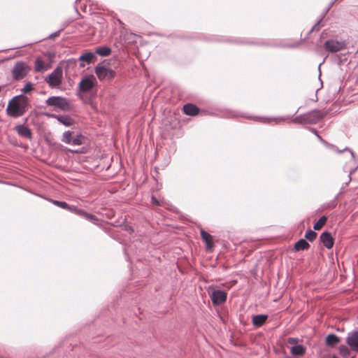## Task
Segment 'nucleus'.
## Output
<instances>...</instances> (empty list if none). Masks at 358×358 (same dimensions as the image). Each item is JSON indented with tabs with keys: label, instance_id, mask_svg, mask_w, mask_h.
Listing matches in <instances>:
<instances>
[{
	"label": "nucleus",
	"instance_id": "35",
	"mask_svg": "<svg viewBox=\"0 0 358 358\" xmlns=\"http://www.w3.org/2000/svg\"><path fill=\"white\" fill-rule=\"evenodd\" d=\"M310 131L315 136L318 134L317 131L315 128H310Z\"/></svg>",
	"mask_w": 358,
	"mask_h": 358
},
{
	"label": "nucleus",
	"instance_id": "11",
	"mask_svg": "<svg viewBox=\"0 0 358 358\" xmlns=\"http://www.w3.org/2000/svg\"><path fill=\"white\" fill-rule=\"evenodd\" d=\"M94 80L93 76H87L82 79L79 84L80 90L83 92L90 91L94 87Z\"/></svg>",
	"mask_w": 358,
	"mask_h": 358
},
{
	"label": "nucleus",
	"instance_id": "36",
	"mask_svg": "<svg viewBox=\"0 0 358 358\" xmlns=\"http://www.w3.org/2000/svg\"><path fill=\"white\" fill-rule=\"evenodd\" d=\"M356 169H353L352 170L350 171V175L352 174L355 171Z\"/></svg>",
	"mask_w": 358,
	"mask_h": 358
},
{
	"label": "nucleus",
	"instance_id": "15",
	"mask_svg": "<svg viewBox=\"0 0 358 358\" xmlns=\"http://www.w3.org/2000/svg\"><path fill=\"white\" fill-rule=\"evenodd\" d=\"M49 201L57 207L65 209L71 213L76 214L78 208L76 206H70L65 201H61L54 199H49Z\"/></svg>",
	"mask_w": 358,
	"mask_h": 358
},
{
	"label": "nucleus",
	"instance_id": "21",
	"mask_svg": "<svg viewBox=\"0 0 358 358\" xmlns=\"http://www.w3.org/2000/svg\"><path fill=\"white\" fill-rule=\"evenodd\" d=\"M49 69V66L45 65L43 59L40 57L36 59L34 62V71L43 72Z\"/></svg>",
	"mask_w": 358,
	"mask_h": 358
},
{
	"label": "nucleus",
	"instance_id": "32",
	"mask_svg": "<svg viewBox=\"0 0 358 358\" xmlns=\"http://www.w3.org/2000/svg\"><path fill=\"white\" fill-rule=\"evenodd\" d=\"M83 136L82 134H78L76 138H73L71 144L73 145H80L83 144Z\"/></svg>",
	"mask_w": 358,
	"mask_h": 358
},
{
	"label": "nucleus",
	"instance_id": "25",
	"mask_svg": "<svg viewBox=\"0 0 358 358\" xmlns=\"http://www.w3.org/2000/svg\"><path fill=\"white\" fill-rule=\"evenodd\" d=\"M327 220V217L324 215L320 217V219L314 224L313 229L314 230H320L323 226L326 224Z\"/></svg>",
	"mask_w": 358,
	"mask_h": 358
},
{
	"label": "nucleus",
	"instance_id": "26",
	"mask_svg": "<svg viewBox=\"0 0 358 358\" xmlns=\"http://www.w3.org/2000/svg\"><path fill=\"white\" fill-rule=\"evenodd\" d=\"M110 48L106 46L99 47L96 50V53L103 57L108 56L110 54Z\"/></svg>",
	"mask_w": 358,
	"mask_h": 358
},
{
	"label": "nucleus",
	"instance_id": "24",
	"mask_svg": "<svg viewBox=\"0 0 358 358\" xmlns=\"http://www.w3.org/2000/svg\"><path fill=\"white\" fill-rule=\"evenodd\" d=\"M340 342V338L335 334H329L326 338V343L329 346H334Z\"/></svg>",
	"mask_w": 358,
	"mask_h": 358
},
{
	"label": "nucleus",
	"instance_id": "1",
	"mask_svg": "<svg viewBox=\"0 0 358 358\" xmlns=\"http://www.w3.org/2000/svg\"><path fill=\"white\" fill-rule=\"evenodd\" d=\"M328 113L329 110L325 108L322 110L315 109L296 116L294 118V122L302 124H314L322 120Z\"/></svg>",
	"mask_w": 358,
	"mask_h": 358
},
{
	"label": "nucleus",
	"instance_id": "8",
	"mask_svg": "<svg viewBox=\"0 0 358 358\" xmlns=\"http://www.w3.org/2000/svg\"><path fill=\"white\" fill-rule=\"evenodd\" d=\"M325 49L330 52H336L343 49L345 45L343 42L335 40H327L324 45Z\"/></svg>",
	"mask_w": 358,
	"mask_h": 358
},
{
	"label": "nucleus",
	"instance_id": "22",
	"mask_svg": "<svg viewBox=\"0 0 358 358\" xmlns=\"http://www.w3.org/2000/svg\"><path fill=\"white\" fill-rule=\"evenodd\" d=\"M310 248V244L307 242L306 239L301 238L299 239L294 246V248L296 251L300 250H308Z\"/></svg>",
	"mask_w": 358,
	"mask_h": 358
},
{
	"label": "nucleus",
	"instance_id": "29",
	"mask_svg": "<svg viewBox=\"0 0 358 358\" xmlns=\"http://www.w3.org/2000/svg\"><path fill=\"white\" fill-rule=\"evenodd\" d=\"M72 138V131H66L62 135V141L66 144H71Z\"/></svg>",
	"mask_w": 358,
	"mask_h": 358
},
{
	"label": "nucleus",
	"instance_id": "16",
	"mask_svg": "<svg viewBox=\"0 0 358 358\" xmlns=\"http://www.w3.org/2000/svg\"><path fill=\"white\" fill-rule=\"evenodd\" d=\"M76 215L85 218L87 220L94 223V224H98L99 219L94 215L88 213L83 209L78 208Z\"/></svg>",
	"mask_w": 358,
	"mask_h": 358
},
{
	"label": "nucleus",
	"instance_id": "13",
	"mask_svg": "<svg viewBox=\"0 0 358 358\" xmlns=\"http://www.w3.org/2000/svg\"><path fill=\"white\" fill-rule=\"evenodd\" d=\"M182 112L186 115L196 116L199 113L200 109L196 105L188 103L183 106Z\"/></svg>",
	"mask_w": 358,
	"mask_h": 358
},
{
	"label": "nucleus",
	"instance_id": "33",
	"mask_svg": "<svg viewBox=\"0 0 358 358\" xmlns=\"http://www.w3.org/2000/svg\"><path fill=\"white\" fill-rule=\"evenodd\" d=\"M32 89H33V87H32L31 83H28L22 89V92L23 93H27V92H30L31 90H32Z\"/></svg>",
	"mask_w": 358,
	"mask_h": 358
},
{
	"label": "nucleus",
	"instance_id": "20",
	"mask_svg": "<svg viewBox=\"0 0 358 358\" xmlns=\"http://www.w3.org/2000/svg\"><path fill=\"white\" fill-rule=\"evenodd\" d=\"M268 318L266 315H257L252 317V324L256 327L263 326Z\"/></svg>",
	"mask_w": 358,
	"mask_h": 358
},
{
	"label": "nucleus",
	"instance_id": "27",
	"mask_svg": "<svg viewBox=\"0 0 358 358\" xmlns=\"http://www.w3.org/2000/svg\"><path fill=\"white\" fill-rule=\"evenodd\" d=\"M243 117H244L247 119L253 120L255 121H257V122H263V123H268L272 120L271 118H267V117H264L250 116V115H243Z\"/></svg>",
	"mask_w": 358,
	"mask_h": 358
},
{
	"label": "nucleus",
	"instance_id": "18",
	"mask_svg": "<svg viewBox=\"0 0 358 358\" xmlns=\"http://www.w3.org/2000/svg\"><path fill=\"white\" fill-rule=\"evenodd\" d=\"M200 234H201V238L203 239V241L205 242V243L206 245L207 250H210V249L213 248V247L214 246L213 241V236L210 234L206 232L205 230H203V229H201Z\"/></svg>",
	"mask_w": 358,
	"mask_h": 358
},
{
	"label": "nucleus",
	"instance_id": "12",
	"mask_svg": "<svg viewBox=\"0 0 358 358\" xmlns=\"http://www.w3.org/2000/svg\"><path fill=\"white\" fill-rule=\"evenodd\" d=\"M317 138H318V140L324 145H325L327 148H329V149H331L333 150H334L335 152H336L337 153H342L344 151H349L351 154V156H352V158H354L355 156H354V152L352 150H351L350 148H348V147H345V148H343V150H338L336 146H335L334 145H332V144H330L328 142H327L325 140H324L321 136H320L318 134L316 135Z\"/></svg>",
	"mask_w": 358,
	"mask_h": 358
},
{
	"label": "nucleus",
	"instance_id": "38",
	"mask_svg": "<svg viewBox=\"0 0 358 358\" xmlns=\"http://www.w3.org/2000/svg\"><path fill=\"white\" fill-rule=\"evenodd\" d=\"M332 358H338V357H336V356H333V357H332Z\"/></svg>",
	"mask_w": 358,
	"mask_h": 358
},
{
	"label": "nucleus",
	"instance_id": "5",
	"mask_svg": "<svg viewBox=\"0 0 358 358\" xmlns=\"http://www.w3.org/2000/svg\"><path fill=\"white\" fill-rule=\"evenodd\" d=\"M63 71L62 67L57 66L54 71L48 75L45 78V82L51 88L59 87L62 82Z\"/></svg>",
	"mask_w": 358,
	"mask_h": 358
},
{
	"label": "nucleus",
	"instance_id": "3",
	"mask_svg": "<svg viewBox=\"0 0 358 358\" xmlns=\"http://www.w3.org/2000/svg\"><path fill=\"white\" fill-rule=\"evenodd\" d=\"M45 103L49 106H54L64 111H68L71 108L69 100L62 96H50L45 101Z\"/></svg>",
	"mask_w": 358,
	"mask_h": 358
},
{
	"label": "nucleus",
	"instance_id": "19",
	"mask_svg": "<svg viewBox=\"0 0 358 358\" xmlns=\"http://www.w3.org/2000/svg\"><path fill=\"white\" fill-rule=\"evenodd\" d=\"M95 58V55L92 52H85L81 55L79 57V61L80 62V67L85 66V63L90 64H91L94 59Z\"/></svg>",
	"mask_w": 358,
	"mask_h": 358
},
{
	"label": "nucleus",
	"instance_id": "37",
	"mask_svg": "<svg viewBox=\"0 0 358 358\" xmlns=\"http://www.w3.org/2000/svg\"><path fill=\"white\" fill-rule=\"evenodd\" d=\"M246 43L251 44V45L257 44L256 43H253V42H247Z\"/></svg>",
	"mask_w": 358,
	"mask_h": 358
},
{
	"label": "nucleus",
	"instance_id": "39",
	"mask_svg": "<svg viewBox=\"0 0 358 358\" xmlns=\"http://www.w3.org/2000/svg\"><path fill=\"white\" fill-rule=\"evenodd\" d=\"M357 52H358V48H357Z\"/></svg>",
	"mask_w": 358,
	"mask_h": 358
},
{
	"label": "nucleus",
	"instance_id": "23",
	"mask_svg": "<svg viewBox=\"0 0 358 358\" xmlns=\"http://www.w3.org/2000/svg\"><path fill=\"white\" fill-rule=\"evenodd\" d=\"M290 352L294 356H301L306 352V348L302 345H295L291 348Z\"/></svg>",
	"mask_w": 358,
	"mask_h": 358
},
{
	"label": "nucleus",
	"instance_id": "30",
	"mask_svg": "<svg viewBox=\"0 0 358 358\" xmlns=\"http://www.w3.org/2000/svg\"><path fill=\"white\" fill-rule=\"evenodd\" d=\"M340 355L343 358H348L350 356V352L348 347L345 345H341L338 348Z\"/></svg>",
	"mask_w": 358,
	"mask_h": 358
},
{
	"label": "nucleus",
	"instance_id": "31",
	"mask_svg": "<svg viewBox=\"0 0 358 358\" xmlns=\"http://www.w3.org/2000/svg\"><path fill=\"white\" fill-rule=\"evenodd\" d=\"M151 203L157 206H164L166 202L164 199H157L154 195H152Z\"/></svg>",
	"mask_w": 358,
	"mask_h": 358
},
{
	"label": "nucleus",
	"instance_id": "17",
	"mask_svg": "<svg viewBox=\"0 0 358 358\" xmlns=\"http://www.w3.org/2000/svg\"><path fill=\"white\" fill-rule=\"evenodd\" d=\"M50 116L55 117V119L57 120V121L59 123H61L66 127H70V126L73 125L75 122L74 120L72 117H71L69 115H51Z\"/></svg>",
	"mask_w": 358,
	"mask_h": 358
},
{
	"label": "nucleus",
	"instance_id": "6",
	"mask_svg": "<svg viewBox=\"0 0 358 358\" xmlns=\"http://www.w3.org/2000/svg\"><path fill=\"white\" fill-rule=\"evenodd\" d=\"M95 73L101 81L111 80L115 76V71L106 66H97Z\"/></svg>",
	"mask_w": 358,
	"mask_h": 358
},
{
	"label": "nucleus",
	"instance_id": "14",
	"mask_svg": "<svg viewBox=\"0 0 358 358\" xmlns=\"http://www.w3.org/2000/svg\"><path fill=\"white\" fill-rule=\"evenodd\" d=\"M15 129L20 136L26 138L29 140L31 139L32 134L31 129L24 124L16 125Z\"/></svg>",
	"mask_w": 358,
	"mask_h": 358
},
{
	"label": "nucleus",
	"instance_id": "10",
	"mask_svg": "<svg viewBox=\"0 0 358 358\" xmlns=\"http://www.w3.org/2000/svg\"><path fill=\"white\" fill-rule=\"evenodd\" d=\"M320 241L327 249L332 248L334 244V239L329 231H324L322 233L320 236Z\"/></svg>",
	"mask_w": 358,
	"mask_h": 358
},
{
	"label": "nucleus",
	"instance_id": "4",
	"mask_svg": "<svg viewBox=\"0 0 358 358\" xmlns=\"http://www.w3.org/2000/svg\"><path fill=\"white\" fill-rule=\"evenodd\" d=\"M30 67L24 62H17L15 64L12 69V76L15 80H20L26 77Z\"/></svg>",
	"mask_w": 358,
	"mask_h": 358
},
{
	"label": "nucleus",
	"instance_id": "9",
	"mask_svg": "<svg viewBox=\"0 0 358 358\" xmlns=\"http://www.w3.org/2000/svg\"><path fill=\"white\" fill-rule=\"evenodd\" d=\"M346 343L352 351L358 352V331H354L348 334Z\"/></svg>",
	"mask_w": 358,
	"mask_h": 358
},
{
	"label": "nucleus",
	"instance_id": "2",
	"mask_svg": "<svg viewBox=\"0 0 358 358\" xmlns=\"http://www.w3.org/2000/svg\"><path fill=\"white\" fill-rule=\"evenodd\" d=\"M26 99L21 96L13 98L6 108L8 115L15 118L23 115L26 111Z\"/></svg>",
	"mask_w": 358,
	"mask_h": 358
},
{
	"label": "nucleus",
	"instance_id": "7",
	"mask_svg": "<svg viewBox=\"0 0 358 358\" xmlns=\"http://www.w3.org/2000/svg\"><path fill=\"white\" fill-rule=\"evenodd\" d=\"M210 296L213 305L217 306L226 301L227 294L223 290L217 289L213 291Z\"/></svg>",
	"mask_w": 358,
	"mask_h": 358
},
{
	"label": "nucleus",
	"instance_id": "34",
	"mask_svg": "<svg viewBox=\"0 0 358 358\" xmlns=\"http://www.w3.org/2000/svg\"><path fill=\"white\" fill-rule=\"evenodd\" d=\"M299 342V339L297 338H288L287 343L290 345H296Z\"/></svg>",
	"mask_w": 358,
	"mask_h": 358
},
{
	"label": "nucleus",
	"instance_id": "28",
	"mask_svg": "<svg viewBox=\"0 0 358 358\" xmlns=\"http://www.w3.org/2000/svg\"><path fill=\"white\" fill-rule=\"evenodd\" d=\"M317 238V233L311 229H308L305 233V238L310 242L315 241Z\"/></svg>",
	"mask_w": 358,
	"mask_h": 358
}]
</instances>
